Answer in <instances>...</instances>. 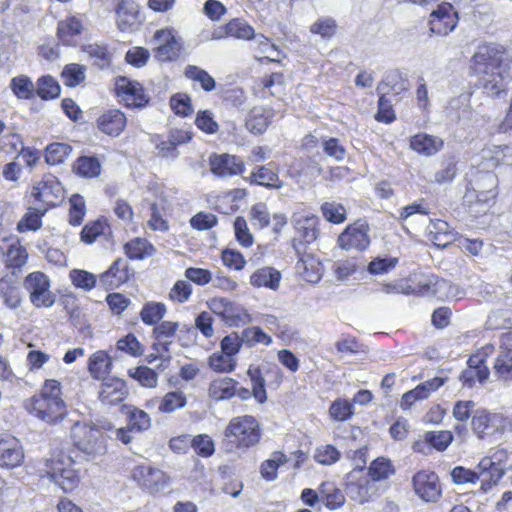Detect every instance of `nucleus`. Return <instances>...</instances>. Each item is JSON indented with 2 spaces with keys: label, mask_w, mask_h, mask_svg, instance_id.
Returning a JSON list of instances; mask_svg holds the SVG:
<instances>
[{
  "label": "nucleus",
  "mask_w": 512,
  "mask_h": 512,
  "mask_svg": "<svg viewBox=\"0 0 512 512\" xmlns=\"http://www.w3.org/2000/svg\"><path fill=\"white\" fill-rule=\"evenodd\" d=\"M470 69L488 95L499 96L512 78V61L493 45H481L471 58Z\"/></svg>",
  "instance_id": "1"
},
{
  "label": "nucleus",
  "mask_w": 512,
  "mask_h": 512,
  "mask_svg": "<svg viewBox=\"0 0 512 512\" xmlns=\"http://www.w3.org/2000/svg\"><path fill=\"white\" fill-rule=\"evenodd\" d=\"M42 476H47L64 492H71L79 482L77 471L74 468V460L63 451L53 452L44 461L40 469Z\"/></svg>",
  "instance_id": "2"
},
{
  "label": "nucleus",
  "mask_w": 512,
  "mask_h": 512,
  "mask_svg": "<svg viewBox=\"0 0 512 512\" xmlns=\"http://www.w3.org/2000/svg\"><path fill=\"white\" fill-rule=\"evenodd\" d=\"M224 436L236 448L248 450L256 446L262 437L258 420L251 415L233 417L224 431Z\"/></svg>",
  "instance_id": "3"
},
{
  "label": "nucleus",
  "mask_w": 512,
  "mask_h": 512,
  "mask_svg": "<svg viewBox=\"0 0 512 512\" xmlns=\"http://www.w3.org/2000/svg\"><path fill=\"white\" fill-rule=\"evenodd\" d=\"M498 194V178L491 171L477 170L472 174L464 201L468 204H481L490 206Z\"/></svg>",
  "instance_id": "4"
},
{
  "label": "nucleus",
  "mask_w": 512,
  "mask_h": 512,
  "mask_svg": "<svg viewBox=\"0 0 512 512\" xmlns=\"http://www.w3.org/2000/svg\"><path fill=\"white\" fill-rule=\"evenodd\" d=\"M70 437L75 447L88 457L103 455L106 443L101 430L90 423L75 422L70 430Z\"/></svg>",
  "instance_id": "5"
},
{
  "label": "nucleus",
  "mask_w": 512,
  "mask_h": 512,
  "mask_svg": "<svg viewBox=\"0 0 512 512\" xmlns=\"http://www.w3.org/2000/svg\"><path fill=\"white\" fill-rule=\"evenodd\" d=\"M131 476L140 488L149 493L163 491L170 482L169 476L164 471L149 464L135 466Z\"/></svg>",
  "instance_id": "6"
},
{
  "label": "nucleus",
  "mask_w": 512,
  "mask_h": 512,
  "mask_svg": "<svg viewBox=\"0 0 512 512\" xmlns=\"http://www.w3.org/2000/svg\"><path fill=\"white\" fill-rule=\"evenodd\" d=\"M318 218L314 215L301 216L295 219V229L298 237L293 240V248L300 256L297 263L307 271V260H305L303 252L306 244L314 242L319 234L317 229Z\"/></svg>",
  "instance_id": "7"
},
{
  "label": "nucleus",
  "mask_w": 512,
  "mask_h": 512,
  "mask_svg": "<svg viewBox=\"0 0 512 512\" xmlns=\"http://www.w3.org/2000/svg\"><path fill=\"white\" fill-rule=\"evenodd\" d=\"M24 286L30 293L32 304L37 307H51L55 302V296L50 291V281L42 272H32L24 280Z\"/></svg>",
  "instance_id": "8"
},
{
  "label": "nucleus",
  "mask_w": 512,
  "mask_h": 512,
  "mask_svg": "<svg viewBox=\"0 0 512 512\" xmlns=\"http://www.w3.org/2000/svg\"><path fill=\"white\" fill-rule=\"evenodd\" d=\"M459 17L450 3L443 2L430 13L429 30L437 36H447L455 30Z\"/></svg>",
  "instance_id": "9"
},
{
  "label": "nucleus",
  "mask_w": 512,
  "mask_h": 512,
  "mask_svg": "<svg viewBox=\"0 0 512 512\" xmlns=\"http://www.w3.org/2000/svg\"><path fill=\"white\" fill-rule=\"evenodd\" d=\"M31 196L44 207H54L63 197V187L54 175L46 174L33 185Z\"/></svg>",
  "instance_id": "10"
},
{
  "label": "nucleus",
  "mask_w": 512,
  "mask_h": 512,
  "mask_svg": "<svg viewBox=\"0 0 512 512\" xmlns=\"http://www.w3.org/2000/svg\"><path fill=\"white\" fill-rule=\"evenodd\" d=\"M502 456H505L503 450L497 451L491 457L483 458L477 465L481 480V490L487 492L496 485L504 476L505 470L501 466Z\"/></svg>",
  "instance_id": "11"
},
{
  "label": "nucleus",
  "mask_w": 512,
  "mask_h": 512,
  "mask_svg": "<svg viewBox=\"0 0 512 512\" xmlns=\"http://www.w3.org/2000/svg\"><path fill=\"white\" fill-rule=\"evenodd\" d=\"M338 245L344 250H365L370 245L369 226L364 221L348 225L338 237Z\"/></svg>",
  "instance_id": "12"
},
{
  "label": "nucleus",
  "mask_w": 512,
  "mask_h": 512,
  "mask_svg": "<svg viewBox=\"0 0 512 512\" xmlns=\"http://www.w3.org/2000/svg\"><path fill=\"white\" fill-rule=\"evenodd\" d=\"M30 412L38 419L54 424L63 419L66 414V405L63 400H49L33 396Z\"/></svg>",
  "instance_id": "13"
},
{
  "label": "nucleus",
  "mask_w": 512,
  "mask_h": 512,
  "mask_svg": "<svg viewBox=\"0 0 512 512\" xmlns=\"http://www.w3.org/2000/svg\"><path fill=\"white\" fill-rule=\"evenodd\" d=\"M24 458L25 452L20 440L10 434H0V467L5 469L20 467Z\"/></svg>",
  "instance_id": "14"
},
{
  "label": "nucleus",
  "mask_w": 512,
  "mask_h": 512,
  "mask_svg": "<svg viewBox=\"0 0 512 512\" xmlns=\"http://www.w3.org/2000/svg\"><path fill=\"white\" fill-rule=\"evenodd\" d=\"M412 483L416 495L425 502H436L441 497L442 490L435 472L419 471L413 476Z\"/></svg>",
  "instance_id": "15"
},
{
  "label": "nucleus",
  "mask_w": 512,
  "mask_h": 512,
  "mask_svg": "<svg viewBox=\"0 0 512 512\" xmlns=\"http://www.w3.org/2000/svg\"><path fill=\"white\" fill-rule=\"evenodd\" d=\"M116 25L121 32H133L141 23L139 5L133 0H121L116 8Z\"/></svg>",
  "instance_id": "16"
},
{
  "label": "nucleus",
  "mask_w": 512,
  "mask_h": 512,
  "mask_svg": "<svg viewBox=\"0 0 512 512\" xmlns=\"http://www.w3.org/2000/svg\"><path fill=\"white\" fill-rule=\"evenodd\" d=\"M115 89L117 94L121 96L129 106L140 108L146 106L149 102V96L145 93L142 85L127 77H118L115 82Z\"/></svg>",
  "instance_id": "17"
},
{
  "label": "nucleus",
  "mask_w": 512,
  "mask_h": 512,
  "mask_svg": "<svg viewBox=\"0 0 512 512\" xmlns=\"http://www.w3.org/2000/svg\"><path fill=\"white\" fill-rule=\"evenodd\" d=\"M211 172L221 178L240 175L245 171L244 162L235 155L220 154L210 157Z\"/></svg>",
  "instance_id": "18"
},
{
  "label": "nucleus",
  "mask_w": 512,
  "mask_h": 512,
  "mask_svg": "<svg viewBox=\"0 0 512 512\" xmlns=\"http://www.w3.org/2000/svg\"><path fill=\"white\" fill-rule=\"evenodd\" d=\"M154 40L158 46L154 49V57L160 62L172 61L179 56L181 45L171 30L156 31Z\"/></svg>",
  "instance_id": "19"
},
{
  "label": "nucleus",
  "mask_w": 512,
  "mask_h": 512,
  "mask_svg": "<svg viewBox=\"0 0 512 512\" xmlns=\"http://www.w3.org/2000/svg\"><path fill=\"white\" fill-rule=\"evenodd\" d=\"M245 180L251 185L263 186L267 189H280L283 187V182L279 178L278 169L274 162L256 166Z\"/></svg>",
  "instance_id": "20"
},
{
  "label": "nucleus",
  "mask_w": 512,
  "mask_h": 512,
  "mask_svg": "<svg viewBox=\"0 0 512 512\" xmlns=\"http://www.w3.org/2000/svg\"><path fill=\"white\" fill-rule=\"evenodd\" d=\"M128 396V388L124 380L110 378L101 384L99 400L103 405L115 406L123 402Z\"/></svg>",
  "instance_id": "21"
},
{
  "label": "nucleus",
  "mask_w": 512,
  "mask_h": 512,
  "mask_svg": "<svg viewBox=\"0 0 512 512\" xmlns=\"http://www.w3.org/2000/svg\"><path fill=\"white\" fill-rule=\"evenodd\" d=\"M247 374L252 383V392L245 387L236 388V394L242 400H248L252 395L259 402L264 403L267 400L265 390V380L260 367L250 366Z\"/></svg>",
  "instance_id": "22"
},
{
  "label": "nucleus",
  "mask_w": 512,
  "mask_h": 512,
  "mask_svg": "<svg viewBox=\"0 0 512 512\" xmlns=\"http://www.w3.org/2000/svg\"><path fill=\"white\" fill-rule=\"evenodd\" d=\"M126 117L119 109H110L102 113L97 119L98 129L109 136H119L126 127Z\"/></svg>",
  "instance_id": "23"
},
{
  "label": "nucleus",
  "mask_w": 512,
  "mask_h": 512,
  "mask_svg": "<svg viewBox=\"0 0 512 512\" xmlns=\"http://www.w3.org/2000/svg\"><path fill=\"white\" fill-rule=\"evenodd\" d=\"M430 240L439 248H446L454 242H458L460 234L455 231L446 221H431L429 226Z\"/></svg>",
  "instance_id": "24"
},
{
  "label": "nucleus",
  "mask_w": 512,
  "mask_h": 512,
  "mask_svg": "<svg viewBox=\"0 0 512 512\" xmlns=\"http://www.w3.org/2000/svg\"><path fill=\"white\" fill-rule=\"evenodd\" d=\"M503 349L497 356L494 369L502 379H512V332L504 334L501 338Z\"/></svg>",
  "instance_id": "25"
},
{
  "label": "nucleus",
  "mask_w": 512,
  "mask_h": 512,
  "mask_svg": "<svg viewBox=\"0 0 512 512\" xmlns=\"http://www.w3.org/2000/svg\"><path fill=\"white\" fill-rule=\"evenodd\" d=\"M254 29L246 21L236 18L226 25L215 29L212 33L213 39H222L224 37H234L242 40L252 39Z\"/></svg>",
  "instance_id": "26"
},
{
  "label": "nucleus",
  "mask_w": 512,
  "mask_h": 512,
  "mask_svg": "<svg viewBox=\"0 0 512 512\" xmlns=\"http://www.w3.org/2000/svg\"><path fill=\"white\" fill-rule=\"evenodd\" d=\"M356 474L354 472L348 474L346 488L352 499L365 503L375 494L374 485L367 477L356 479Z\"/></svg>",
  "instance_id": "27"
},
{
  "label": "nucleus",
  "mask_w": 512,
  "mask_h": 512,
  "mask_svg": "<svg viewBox=\"0 0 512 512\" xmlns=\"http://www.w3.org/2000/svg\"><path fill=\"white\" fill-rule=\"evenodd\" d=\"M84 30L83 22L77 16H68L58 22L57 37L65 46L75 44V37L79 36Z\"/></svg>",
  "instance_id": "28"
},
{
  "label": "nucleus",
  "mask_w": 512,
  "mask_h": 512,
  "mask_svg": "<svg viewBox=\"0 0 512 512\" xmlns=\"http://www.w3.org/2000/svg\"><path fill=\"white\" fill-rule=\"evenodd\" d=\"M179 328L178 322L162 321L155 325L153 329V336L157 340L154 344V349L157 352H170V345L172 344L171 338L174 337Z\"/></svg>",
  "instance_id": "29"
},
{
  "label": "nucleus",
  "mask_w": 512,
  "mask_h": 512,
  "mask_svg": "<svg viewBox=\"0 0 512 512\" xmlns=\"http://www.w3.org/2000/svg\"><path fill=\"white\" fill-rule=\"evenodd\" d=\"M82 51L92 61V65L100 70L108 69L112 64V52L107 44L90 43L82 47Z\"/></svg>",
  "instance_id": "30"
},
{
  "label": "nucleus",
  "mask_w": 512,
  "mask_h": 512,
  "mask_svg": "<svg viewBox=\"0 0 512 512\" xmlns=\"http://www.w3.org/2000/svg\"><path fill=\"white\" fill-rule=\"evenodd\" d=\"M443 146L441 138L419 133L410 138V148L418 154L432 156Z\"/></svg>",
  "instance_id": "31"
},
{
  "label": "nucleus",
  "mask_w": 512,
  "mask_h": 512,
  "mask_svg": "<svg viewBox=\"0 0 512 512\" xmlns=\"http://www.w3.org/2000/svg\"><path fill=\"white\" fill-rule=\"evenodd\" d=\"M128 277V266L126 261L123 259H117L106 272L101 274L99 281L103 286L112 288L126 282Z\"/></svg>",
  "instance_id": "32"
},
{
  "label": "nucleus",
  "mask_w": 512,
  "mask_h": 512,
  "mask_svg": "<svg viewBox=\"0 0 512 512\" xmlns=\"http://www.w3.org/2000/svg\"><path fill=\"white\" fill-rule=\"evenodd\" d=\"M280 280V272L272 267L259 268L250 276V283L254 287H265L274 291L278 289Z\"/></svg>",
  "instance_id": "33"
},
{
  "label": "nucleus",
  "mask_w": 512,
  "mask_h": 512,
  "mask_svg": "<svg viewBox=\"0 0 512 512\" xmlns=\"http://www.w3.org/2000/svg\"><path fill=\"white\" fill-rule=\"evenodd\" d=\"M498 417V413H490L487 411H477L472 417V428L480 438L486 435H493L498 432L495 418Z\"/></svg>",
  "instance_id": "34"
},
{
  "label": "nucleus",
  "mask_w": 512,
  "mask_h": 512,
  "mask_svg": "<svg viewBox=\"0 0 512 512\" xmlns=\"http://www.w3.org/2000/svg\"><path fill=\"white\" fill-rule=\"evenodd\" d=\"M73 171L82 178H96L101 173V163L95 156H80L74 162Z\"/></svg>",
  "instance_id": "35"
},
{
  "label": "nucleus",
  "mask_w": 512,
  "mask_h": 512,
  "mask_svg": "<svg viewBox=\"0 0 512 512\" xmlns=\"http://www.w3.org/2000/svg\"><path fill=\"white\" fill-rule=\"evenodd\" d=\"M111 366L112 361L103 350L95 352L88 361V370L95 379L104 378L110 372Z\"/></svg>",
  "instance_id": "36"
},
{
  "label": "nucleus",
  "mask_w": 512,
  "mask_h": 512,
  "mask_svg": "<svg viewBox=\"0 0 512 512\" xmlns=\"http://www.w3.org/2000/svg\"><path fill=\"white\" fill-rule=\"evenodd\" d=\"M122 409H126L127 425L130 430L135 432L146 431L151 426L150 416L142 409L134 406L123 405Z\"/></svg>",
  "instance_id": "37"
},
{
  "label": "nucleus",
  "mask_w": 512,
  "mask_h": 512,
  "mask_svg": "<svg viewBox=\"0 0 512 512\" xmlns=\"http://www.w3.org/2000/svg\"><path fill=\"white\" fill-rule=\"evenodd\" d=\"M237 382L232 378L213 381L209 386V396L216 400H228L235 396Z\"/></svg>",
  "instance_id": "38"
},
{
  "label": "nucleus",
  "mask_w": 512,
  "mask_h": 512,
  "mask_svg": "<svg viewBox=\"0 0 512 512\" xmlns=\"http://www.w3.org/2000/svg\"><path fill=\"white\" fill-rule=\"evenodd\" d=\"M47 212V207L32 208L29 207L21 220L17 223V231L24 233L27 231H37L42 226V217Z\"/></svg>",
  "instance_id": "39"
},
{
  "label": "nucleus",
  "mask_w": 512,
  "mask_h": 512,
  "mask_svg": "<svg viewBox=\"0 0 512 512\" xmlns=\"http://www.w3.org/2000/svg\"><path fill=\"white\" fill-rule=\"evenodd\" d=\"M10 89L21 100H30L35 97L36 85L26 75H18L11 79Z\"/></svg>",
  "instance_id": "40"
},
{
  "label": "nucleus",
  "mask_w": 512,
  "mask_h": 512,
  "mask_svg": "<svg viewBox=\"0 0 512 512\" xmlns=\"http://www.w3.org/2000/svg\"><path fill=\"white\" fill-rule=\"evenodd\" d=\"M166 312L167 308L164 303L150 301L143 305L140 318L144 324L155 326L164 318Z\"/></svg>",
  "instance_id": "41"
},
{
  "label": "nucleus",
  "mask_w": 512,
  "mask_h": 512,
  "mask_svg": "<svg viewBox=\"0 0 512 512\" xmlns=\"http://www.w3.org/2000/svg\"><path fill=\"white\" fill-rule=\"evenodd\" d=\"M61 87L51 75L41 76L36 82V94L42 100H52L60 95Z\"/></svg>",
  "instance_id": "42"
},
{
  "label": "nucleus",
  "mask_w": 512,
  "mask_h": 512,
  "mask_svg": "<svg viewBox=\"0 0 512 512\" xmlns=\"http://www.w3.org/2000/svg\"><path fill=\"white\" fill-rule=\"evenodd\" d=\"M452 440L453 435L449 431H430L425 434L424 443L416 442L414 444V450L421 451L420 447L427 443L438 451H444L450 445Z\"/></svg>",
  "instance_id": "43"
},
{
  "label": "nucleus",
  "mask_w": 512,
  "mask_h": 512,
  "mask_svg": "<svg viewBox=\"0 0 512 512\" xmlns=\"http://www.w3.org/2000/svg\"><path fill=\"white\" fill-rule=\"evenodd\" d=\"M251 320V316L247 310L243 306L233 302H230L225 316L222 318V321L230 327L244 326L250 323Z\"/></svg>",
  "instance_id": "44"
},
{
  "label": "nucleus",
  "mask_w": 512,
  "mask_h": 512,
  "mask_svg": "<svg viewBox=\"0 0 512 512\" xmlns=\"http://www.w3.org/2000/svg\"><path fill=\"white\" fill-rule=\"evenodd\" d=\"M386 84L380 83L377 87L378 93H380L379 101H378V111L375 115V119L378 122H383L386 124L392 123L396 116L391 104V101L387 99L385 95Z\"/></svg>",
  "instance_id": "45"
},
{
  "label": "nucleus",
  "mask_w": 512,
  "mask_h": 512,
  "mask_svg": "<svg viewBox=\"0 0 512 512\" xmlns=\"http://www.w3.org/2000/svg\"><path fill=\"white\" fill-rule=\"evenodd\" d=\"M185 76L200 84L201 88L206 91L210 92L215 89L216 82L214 78L204 69L195 66V65H188L185 68Z\"/></svg>",
  "instance_id": "46"
},
{
  "label": "nucleus",
  "mask_w": 512,
  "mask_h": 512,
  "mask_svg": "<svg viewBox=\"0 0 512 512\" xmlns=\"http://www.w3.org/2000/svg\"><path fill=\"white\" fill-rule=\"evenodd\" d=\"M395 472L391 461L384 457H378L373 460L369 466L368 474L372 481H382L388 479Z\"/></svg>",
  "instance_id": "47"
},
{
  "label": "nucleus",
  "mask_w": 512,
  "mask_h": 512,
  "mask_svg": "<svg viewBox=\"0 0 512 512\" xmlns=\"http://www.w3.org/2000/svg\"><path fill=\"white\" fill-rule=\"evenodd\" d=\"M71 152V146L66 143H51L45 149V160L49 165H59L69 157Z\"/></svg>",
  "instance_id": "48"
},
{
  "label": "nucleus",
  "mask_w": 512,
  "mask_h": 512,
  "mask_svg": "<svg viewBox=\"0 0 512 512\" xmlns=\"http://www.w3.org/2000/svg\"><path fill=\"white\" fill-rule=\"evenodd\" d=\"M125 253L130 259H144L151 256L154 252V247L142 238H135L125 244Z\"/></svg>",
  "instance_id": "49"
},
{
  "label": "nucleus",
  "mask_w": 512,
  "mask_h": 512,
  "mask_svg": "<svg viewBox=\"0 0 512 512\" xmlns=\"http://www.w3.org/2000/svg\"><path fill=\"white\" fill-rule=\"evenodd\" d=\"M85 72L86 68L84 65L77 63L67 64L61 72L63 83L68 87L74 88L85 80Z\"/></svg>",
  "instance_id": "50"
},
{
  "label": "nucleus",
  "mask_w": 512,
  "mask_h": 512,
  "mask_svg": "<svg viewBox=\"0 0 512 512\" xmlns=\"http://www.w3.org/2000/svg\"><path fill=\"white\" fill-rule=\"evenodd\" d=\"M6 265L10 268H21L27 262L28 253L18 240L12 242L6 251Z\"/></svg>",
  "instance_id": "51"
},
{
  "label": "nucleus",
  "mask_w": 512,
  "mask_h": 512,
  "mask_svg": "<svg viewBox=\"0 0 512 512\" xmlns=\"http://www.w3.org/2000/svg\"><path fill=\"white\" fill-rule=\"evenodd\" d=\"M321 497L325 499V505L330 510L341 507L345 502L342 491L333 483H323L320 487Z\"/></svg>",
  "instance_id": "52"
},
{
  "label": "nucleus",
  "mask_w": 512,
  "mask_h": 512,
  "mask_svg": "<svg viewBox=\"0 0 512 512\" xmlns=\"http://www.w3.org/2000/svg\"><path fill=\"white\" fill-rule=\"evenodd\" d=\"M241 339L247 347H253L256 344H263L265 346H269L272 343L271 336L266 334L258 326L245 328L241 332Z\"/></svg>",
  "instance_id": "53"
},
{
  "label": "nucleus",
  "mask_w": 512,
  "mask_h": 512,
  "mask_svg": "<svg viewBox=\"0 0 512 512\" xmlns=\"http://www.w3.org/2000/svg\"><path fill=\"white\" fill-rule=\"evenodd\" d=\"M287 457L282 452L276 451L272 454V458L264 461L261 465V476L267 481H273L277 477L278 468L286 463Z\"/></svg>",
  "instance_id": "54"
},
{
  "label": "nucleus",
  "mask_w": 512,
  "mask_h": 512,
  "mask_svg": "<svg viewBox=\"0 0 512 512\" xmlns=\"http://www.w3.org/2000/svg\"><path fill=\"white\" fill-rule=\"evenodd\" d=\"M489 377V370L486 365L472 366L466 368L460 374L463 385L471 388L476 382L484 383Z\"/></svg>",
  "instance_id": "55"
},
{
  "label": "nucleus",
  "mask_w": 512,
  "mask_h": 512,
  "mask_svg": "<svg viewBox=\"0 0 512 512\" xmlns=\"http://www.w3.org/2000/svg\"><path fill=\"white\" fill-rule=\"evenodd\" d=\"M186 396L181 391L168 392L159 405V411L164 413H172L186 406Z\"/></svg>",
  "instance_id": "56"
},
{
  "label": "nucleus",
  "mask_w": 512,
  "mask_h": 512,
  "mask_svg": "<svg viewBox=\"0 0 512 512\" xmlns=\"http://www.w3.org/2000/svg\"><path fill=\"white\" fill-rule=\"evenodd\" d=\"M128 374L131 378L138 381L139 384L144 387L154 388L157 385V373L147 366H139L134 369H130Z\"/></svg>",
  "instance_id": "57"
},
{
  "label": "nucleus",
  "mask_w": 512,
  "mask_h": 512,
  "mask_svg": "<svg viewBox=\"0 0 512 512\" xmlns=\"http://www.w3.org/2000/svg\"><path fill=\"white\" fill-rule=\"evenodd\" d=\"M321 212L323 217L334 224L343 223L346 220L345 207L337 202H324L321 205Z\"/></svg>",
  "instance_id": "58"
},
{
  "label": "nucleus",
  "mask_w": 512,
  "mask_h": 512,
  "mask_svg": "<svg viewBox=\"0 0 512 512\" xmlns=\"http://www.w3.org/2000/svg\"><path fill=\"white\" fill-rule=\"evenodd\" d=\"M269 126V116L260 109H254L246 119V128L253 134H262Z\"/></svg>",
  "instance_id": "59"
},
{
  "label": "nucleus",
  "mask_w": 512,
  "mask_h": 512,
  "mask_svg": "<svg viewBox=\"0 0 512 512\" xmlns=\"http://www.w3.org/2000/svg\"><path fill=\"white\" fill-rule=\"evenodd\" d=\"M336 28L337 25L334 19L321 17L310 26V32L321 36L324 40H328L336 33Z\"/></svg>",
  "instance_id": "60"
},
{
  "label": "nucleus",
  "mask_w": 512,
  "mask_h": 512,
  "mask_svg": "<svg viewBox=\"0 0 512 512\" xmlns=\"http://www.w3.org/2000/svg\"><path fill=\"white\" fill-rule=\"evenodd\" d=\"M209 366L216 372L229 373L235 369L236 361L223 352L214 353L209 357Z\"/></svg>",
  "instance_id": "61"
},
{
  "label": "nucleus",
  "mask_w": 512,
  "mask_h": 512,
  "mask_svg": "<svg viewBox=\"0 0 512 512\" xmlns=\"http://www.w3.org/2000/svg\"><path fill=\"white\" fill-rule=\"evenodd\" d=\"M398 264L396 257H376L367 267V270L372 275H384L393 270Z\"/></svg>",
  "instance_id": "62"
},
{
  "label": "nucleus",
  "mask_w": 512,
  "mask_h": 512,
  "mask_svg": "<svg viewBox=\"0 0 512 512\" xmlns=\"http://www.w3.org/2000/svg\"><path fill=\"white\" fill-rule=\"evenodd\" d=\"M117 349L133 357H138L144 352L143 346L132 333L117 341Z\"/></svg>",
  "instance_id": "63"
},
{
  "label": "nucleus",
  "mask_w": 512,
  "mask_h": 512,
  "mask_svg": "<svg viewBox=\"0 0 512 512\" xmlns=\"http://www.w3.org/2000/svg\"><path fill=\"white\" fill-rule=\"evenodd\" d=\"M330 416L336 421H346L353 413V405L348 400L337 399L329 408Z\"/></svg>",
  "instance_id": "64"
}]
</instances>
